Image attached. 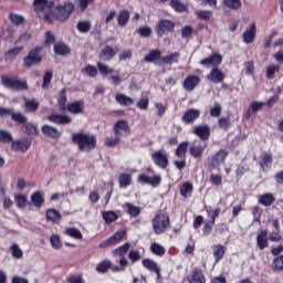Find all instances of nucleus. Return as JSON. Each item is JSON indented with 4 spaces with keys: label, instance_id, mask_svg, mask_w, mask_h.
I'll use <instances>...</instances> for the list:
<instances>
[{
    "label": "nucleus",
    "instance_id": "15",
    "mask_svg": "<svg viewBox=\"0 0 283 283\" xmlns=\"http://www.w3.org/2000/svg\"><path fill=\"white\" fill-rule=\"evenodd\" d=\"M192 133L205 143L206 140H209V138H211V128L209 127V125L195 126Z\"/></svg>",
    "mask_w": 283,
    "mask_h": 283
},
{
    "label": "nucleus",
    "instance_id": "60",
    "mask_svg": "<svg viewBox=\"0 0 283 283\" xmlns=\"http://www.w3.org/2000/svg\"><path fill=\"white\" fill-rule=\"evenodd\" d=\"M50 242H51L52 249H55L56 251H59V249L63 247V242H61V237L59 234L51 235Z\"/></svg>",
    "mask_w": 283,
    "mask_h": 283
},
{
    "label": "nucleus",
    "instance_id": "47",
    "mask_svg": "<svg viewBox=\"0 0 283 283\" xmlns=\"http://www.w3.org/2000/svg\"><path fill=\"white\" fill-rule=\"evenodd\" d=\"M102 218L106 222V224H112V222H116L118 220V214L109 210V211H104L102 213Z\"/></svg>",
    "mask_w": 283,
    "mask_h": 283
},
{
    "label": "nucleus",
    "instance_id": "37",
    "mask_svg": "<svg viewBox=\"0 0 283 283\" xmlns=\"http://www.w3.org/2000/svg\"><path fill=\"white\" fill-rule=\"evenodd\" d=\"M142 264L145 269H147V271H151L153 273L160 275V268H158V263H156L154 260L144 259Z\"/></svg>",
    "mask_w": 283,
    "mask_h": 283
},
{
    "label": "nucleus",
    "instance_id": "12",
    "mask_svg": "<svg viewBox=\"0 0 283 283\" xmlns=\"http://www.w3.org/2000/svg\"><path fill=\"white\" fill-rule=\"evenodd\" d=\"M205 149H207V143L203 144H191L189 147V155L195 159V160H200L202 156H205Z\"/></svg>",
    "mask_w": 283,
    "mask_h": 283
},
{
    "label": "nucleus",
    "instance_id": "16",
    "mask_svg": "<svg viewBox=\"0 0 283 283\" xmlns=\"http://www.w3.org/2000/svg\"><path fill=\"white\" fill-rule=\"evenodd\" d=\"M188 283H207V277L200 268H195L187 276Z\"/></svg>",
    "mask_w": 283,
    "mask_h": 283
},
{
    "label": "nucleus",
    "instance_id": "58",
    "mask_svg": "<svg viewBox=\"0 0 283 283\" xmlns=\"http://www.w3.org/2000/svg\"><path fill=\"white\" fill-rule=\"evenodd\" d=\"M9 20L11 21V23H13V25H23V23H25V18L17 13H10Z\"/></svg>",
    "mask_w": 283,
    "mask_h": 283
},
{
    "label": "nucleus",
    "instance_id": "7",
    "mask_svg": "<svg viewBox=\"0 0 283 283\" xmlns=\"http://www.w3.org/2000/svg\"><path fill=\"white\" fill-rule=\"evenodd\" d=\"M176 30V23L168 19H161L155 25V32L159 39L166 34H171Z\"/></svg>",
    "mask_w": 283,
    "mask_h": 283
},
{
    "label": "nucleus",
    "instance_id": "56",
    "mask_svg": "<svg viewBox=\"0 0 283 283\" xmlns=\"http://www.w3.org/2000/svg\"><path fill=\"white\" fill-rule=\"evenodd\" d=\"M197 19H200L201 21H209L211 17H213V12L209 10H198L195 12Z\"/></svg>",
    "mask_w": 283,
    "mask_h": 283
},
{
    "label": "nucleus",
    "instance_id": "22",
    "mask_svg": "<svg viewBox=\"0 0 283 283\" xmlns=\"http://www.w3.org/2000/svg\"><path fill=\"white\" fill-rule=\"evenodd\" d=\"M220 63H222V55L220 54H212L211 56L200 61V65H203V67H209V65H212V67H218Z\"/></svg>",
    "mask_w": 283,
    "mask_h": 283
},
{
    "label": "nucleus",
    "instance_id": "9",
    "mask_svg": "<svg viewBox=\"0 0 283 283\" xmlns=\"http://www.w3.org/2000/svg\"><path fill=\"white\" fill-rule=\"evenodd\" d=\"M113 132L115 136L122 138H127V136H132V129L129 128V123L125 119L117 120L113 126Z\"/></svg>",
    "mask_w": 283,
    "mask_h": 283
},
{
    "label": "nucleus",
    "instance_id": "26",
    "mask_svg": "<svg viewBox=\"0 0 283 283\" xmlns=\"http://www.w3.org/2000/svg\"><path fill=\"white\" fill-rule=\"evenodd\" d=\"M227 253V248L222 244H214L212 245V255L214 258V264H218Z\"/></svg>",
    "mask_w": 283,
    "mask_h": 283
},
{
    "label": "nucleus",
    "instance_id": "63",
    "mask_svg": "<svg viewBox=\"0 0 283 283\" xmlns=\"http://www.w3.org/2000/svg\"><path fill=\"white\" fill-rule=\"evenodd\" d=\"M104 145L105 147H118V145H120V138L118 136L108 137Z\"/></svg>",
    "mask_w": 283,
    "mask_h": 283
},
{
    "label": "nucleus",
    "instance_id": "34",
    "mask_svg": "<svg viewBox=\"0 0 283 283\" xmlns=\"http://www.w3.org/2000/svg\"><path fill=\"white\" fill-rule=\"evenodd\" d=\"M229 153L224 149L218 150L212 157L211 163L212 165H222L227 160Z\"/></svg>",
    "mask_w": 283,
    "mask_h": 283
},
{
    "label": "nucleus",
    "instance_id": "36",
    "mask_svg": "<svg viewBox=\"0 0 283 283\" xmlns=\"http://www.w3.org/2000/svg\"><path fill=\"white\" fill-rule=\"evenodd\" d=\"M31 202L36 209H41L43 203L45 202V198L43 197V192L35 191L31 195Z\"/></svg>",
    "mask_w": 283,
    "mask_h": 283
},
{
    "label": "nucleus",
    "instance_id": "61",
    "mask_svg": "<svg viewBox=\"0 0 283 283\" xmlns=\"http://www.w3.org/2000/svg\"><path fill=\"white\" fill-rule=\"evenodd\" d=\"M11 251V255L13 258H17V260H21V258H23V250H21V248L19 247V244L13 243L10 248Z\"/></svg>",
    "mask_w": 283,
    "mask_h": 283
},
{
    "label": "nucleus",
    "instance_id": "19",
    "mask_svg": "<svg viewBox=\"0 0 283 283\" xmlns=\"http://www.w3.org/2000/svg\"><path fill=\"white\" fill-rule=\"evenodd\" d=\"M33 8L35 12H50L54 8V2L50 0H34Z\"/></svg>",
    "mask_w": 283,
    "mask_h": 283
},
{
    "label": "nucleus",
    "instance_id": "46",
    "mask_svg": "<svg viewBox=\"0 0 283 283\" xmlns=\"http://www.w3.org/2000/svg\"><path fill=\"white\" fill-rule=\"evenodd\" d=\"M150 251L154 255H157L158 258H163L165 253H167V250H165V247L160 245V243H151L150 244Z\"/></svg>",
    "mask_w": 283,
    "mask_h": 283
},
{
    "label": "nucleus",
    "instance_id": "57",
    "mask_svg": "<svg viewBox=\"0 0 283 283\" xmlns=\"http://www.w3.org/2000/svg\"><path fill=\"white\" fill-rule=\"evenodd\" d=\"M11 119L13 120V123H17L18 125H24L25 123H28V117L25 115H23V113H13Z\"/></svg>",
    "mask_w": 283,
    "mask_h": 283
},
{
    "label": "nucleus",
    "instance_id": "17",
    "mask_svg": "<svg viewBox=\"0 0 283 283\" xmlns=\"http://www.w3.org/2000/svg\"><path fill=\"white\" fill-rule=\"evenodd\" d=\"M198 85H200V76L198 75H188L182 82L186 92H193Z\"/></svg>",
    "mask_w": 283,
    "mask_h": 283
},
{
    "label": "nucleus",
    "instance_id": "50",
    "mask_svg": "<svg viewBox=\"0 0 283 283\" xmlns=\"http://www.w3.org/2000/svg\"><path fill=\"white\" fill-rule=\"evenodd\" d=\"M14 200L18 209H25L28 207V197L25 195H15Z\"/></svg>",
    "mask_w": 283,
    "mask_h": 283
},
{
    "label": "nucleus",
    "instance_id": "45",
    "mask_svg": "<svg viewBox=\"0 0 283 283\" xmlns=\"http://www.w3.org/2000/svg\"><path fill=\"white\" fill-rule=\"evenodd\" d=\"M65 235H69V238H73L74 240H83V232L74 227L66 228Z\"/></svg>",
    "mask_w": 283,
    "mask_h": 283
},
{
    "label": "nucleus",
    "instance_id": "4",
    "mask_svg": "<svg viewBox=\"0 0 283 283\" xmlns=\"http://www.w3.org/2000/svg\"><path fill=\"white\" fill-rule=\"evenodd\" d=\"M151 224H153V230L156 233V235H163V233H166L167 229H169V227H171V220L169 219V214H167L160 210L153 218Z\"/></svg>",
    "mask_w": 283,
    "mask_h": 283
},
{
    "label": "nucleus",
    "instance_id": "18",
    "mask_svg": "<svg viewBox=\"0 0 283 283\" xmlns=\"http://www.w3.org/2000/svg\"><path fill=\"white\" fill-rule=\"evenodd\" d=\"M200 118V109L190 108L185 112V114L181 117L182 123L185 125H191L192 123H196Z\"/></svg>",
    "mask_w": 283,
    "mask_h": 283
},
{
    "label": "nucleus",
    "instance_id": "62",
    "mask_svg": "<svg viewBox=\"0 0 283 283\" xmlns=\"http://www.w3.org/2000/svg\"><path fill=\"white\" fill-rule=\"evenodd\" d=\"M218 125H219L220 129H223L224 132H227L229 129V127H231V118L221 117L218 119Z\"/></svg>",
    "mask_w": 283,
    "mask_h": 283
},
{
    "label": "nucleus",
    "instance_id": "13",
    "mask_svg": "<svg viewBox=\"0 0 283 283\" xmlns=\"http://www.w3.org/2000/svg\"><path fill=\"white\" fill-rule=\"evenodd\" d=\"M255 36H258V24L252 22L248 29L242 34L243 43H253L255 41Z\"/></svg>",
    "mask_w": 283,
    "mask_h": 283
},
{
    "label": "nucleus",
    "instance_id": "29",
    "mask_svg": "<svg viewBox=\"0 0 283 283\" xmlns=\"http://www.w3.org/2000/svg\"><path fill=\"white\" fill-rule=\"evenodd\" d=\"M179 191L182 198H191V196H193V184L191 181L182 182L180 185Z\"/></svg>",
    "mask_w": 283,
    "mask_h": 283
},
{
    "label": "nucleus",
    "instance_id": "42",
    "mask_svg": "<svg viewBox=\"0 0 283 283\" xmlns=\"http://www.w3.org/2000/svg\"><path fill=\"white\" fill-rule=\"evenodd\" d=\"M262 171H266V169H271V165H273V155L265 153L259 163Z\"/></svg>",
    "mask_w": 283,
    "mask_h": 283
},
{
    "label": "nucleus",
    "instance_id": "43",
    "mask_svg": "<svg viewBox=\"0 0 283 283\" xmlns=\"http://www.w3.org/2000/svg\"><path fill=\"white\" fill-rule=\"evenodd\" d=\"M118 182H119L120 189H126V187H129V185H132V174L129 172L120 174L118 178Z\"/></svg>",
    "mask_w": 283,
    "mask_h": 283
},
{
    "label": "nucleus",
    "instance_id": "33",
    "mask_svg": "<svg viewBox=\"0 0 283 283\" xmlns=\"http://www.w3.org/2000/svg\"><path fill=\"white\" fill-rule=\"evenodd\" d=\"M57 107L61 112H65L67 107V88H62L59 92Z\"/></svg>",
    "mask_w": 283,
    "mask_h": 283
},
{
    "label": "nucleus",
    "instance_id": "14",
    "mask_svg": "<svg viewBox=\"0 0 283 283\" xmlns=\"http://www.w3.org/2000/svg\"><path fill=\"white\" fill-rule=\"evenodd\" d=\"M65 111L75 116L83 114L85 112V102L83 99L71 102L66 105Z\"/></svg>",
    "mask_w": 283,
    "mask_h": 283
},
{
    "label": "nucleus",
    "instance_id": "52",
    "mask_svg": "<svg viewBox=\"0 0 283 283\" xmlns=\"http://www.w3.org/2000/svg\"><path fill=\"white\" fill-rule=\"evenodd\" d=\"M112 269V261L104 260L96 265L97 273H107Z\"/></svg>",
    "mask_w": 283,
    "mask_h": 283
},
{
    "label": "nucleus",
    "instance_id": "39",
    "mask_svg": "<svg viewBox=\"0 0 283 283\" xmlns=\"http://www.w3.org/2000/svg\"><path fill=\"white\" fill-rule=\"evenodd\" d=\"M126 208V212L130 218H138L140 216V207L134 206V203L125 202L123 205V209Z\"/></svg>",
    "mask_w": 283,
    "mask_h": 283
},
{
    "label": "nucleus",
    "instance_id": "35",
    "mask_svg": "<svg viewBox=\"0 0 283 283\" xmlns=\"http://www.w3.org/2000/svg\"><path fill=\"white\" fill-rule=\"evenodd\" d=\"M23 52V46H15L4 53V61L6 63H12L13 59H17L19 54Z\"/></svg>",
    "mask_w": 283,
    "mask_h": 283
},
{
    "label": "nucleus",
    "instance_id": "44",
    "mask_svg": "<svg viewBox=\"0 0 283 283\" xmlns=\"http://www.w3.org/2000/svg\"><path fill=\"white\" fill-rule=\"evenodd\" d=\"M129 249H132V243L126 242L123 245L116 248L113 251V255H119V258H125V255H127V253L129 252Z\"/></svg>",
    "mask_w": 283,
    "mask_h": 283
},
{
    "label": "nucleus",
    "instance_id": "31",
    "mask_svg": "<svg viewBox=\"0 0 283 283\" xmlns=\"http://www.w3.org/2000/svg\"><path fill=\"white\" fill-rule=\"evenodd\" d=\"M129 19H130L129 10L127 9L119 10L117 14V25H119V28H125L127 23H129Z\"/></svg>",
    "mask_w": 283,
    "mask_h": 283
},
{
    "label": "nucleus",
    "instance_id": "48",
    "mask_svg": "<svg viewBox=\"0 0 283 283\" xmlns=\"http://www.w3.org/2000/svg\"><path fill=\"white\" fill-rule=\"evenodd\" d=\"M271 268L274 272H283V254L273 259Z\"/></svg>",
    "mask_w": 283,
    "mask_h": 283
},
{
    "label": "nucleus",
    "instance_id": "6",
    "mask_svg": "<svg viewBox=\"0 0 283 283\" xmlns=\"http://www.w3.org/2000/svg\"><path fill=\"white\" fill-rule=\"evenodd\" d=\"M143 171L144 172H140L137 177L138 185H149L150 187H159V185L163 182V177L160 175L149 176V174H154V168H143Z\"/></svg>",
    "mask_w": 283,
    "mask_h": 283
},
{
    "label": "nucleus",
    "instance_id": "59",
    "mask_svg": "<svg viewBox=\"0 0 283 283\" xmlns=\"http://www.w3.org/2000/svg\"><path fill=\"white\" fill-rule=\"evenodd\" d=\"M78 32H82L83 34L90 32L92 30V22L90 21H80L76 25Z\"/></svg>",
    "mask_w": 283,
    "mask_h": 283
},
{
    "label": "nucleus",
    "instance_id": "5",
    "mask_svg": "<svg viewBox=\"0 0 283 283\" xmlns=\"http://www.w3.org/2000/svg\"><path fill=\"white\" fill-rule=\"evenodd\" d=\"M41 52H43V46L41 45L31 49L28 55L22 60L23 67L30 70L31 67H34V65H41V63H43V55Z\"/></svg>",
    "mask_w": 283,
    "mask_h": 283
},
{
    "label": "nucleus",
    "instance_id": "54",
    "mask_svg": "<svg viewBox=\"0 0 283 283\" xmlns=\"http://www.w3.org/2000/svg\"><path fill=\"white\" fill-rule=\"evenodd\" d=\"M277 72H280V65H276V64L269 65L265 72L266 78H269L270 81H273Z\"/></svg>",
    "mask_w": 283,
    "mask_h": 283
},
{
    "label": "nucleus",
    "instance_id": "64",
    "mask_svg": "<svg viewBox=\"0 0 283 283\" xmlns=\"http://www.w3.org/2000/svg\"><path fill=\"white\" fill-rule=\"evenodd\" d=\"M66 282H69V283H85V280H83V274H78V275L70 274L66 277Z\"/></svg>",
    "mask_w": 283,
    "mask_h": 283
},
{
    "label": "nucleus",
    "instance_id": "1",
    "mask_svg": "<svg viewBox=\"0 0 283 283\" xmlns=\"http://www.w3.org/2000/svg\"><path fill=\"white\" fill-rule=\"evenodd\" d=\"M75 8L74 2L66 0L62 4H57L52 12L45 13L44 19L48 23H53L54 21L65 23L72 17Z\"/></svg>",
    "mask_w": 283,
    "mask_h": 283
},
{
    "label": "nucleus",
    "instance_id": "21",
    "mask_svg": "<svg viewBox=\"0 0 283 283\" xmlns=\"http://www.w3.org/2000/svg\"><path fill=\"white\" fill-rule=\"evenodd\" d=\"M207 80L210 81V83H214V85H218L219 83H222V81H224V72H222L218 67H214L207 75Z\"/></svg>",
    "mask_w": 283,
    "mask_h": 283
},
{
    "label": "nucleus",
    "instance_id": "20",
    "mask_svg": "<svg viewBox=\"0 0 283 283\" xmlns=\"http://www.w3.org/2000/svg\"><path fill=\"white\" fill-rule=\"evenodd\" d=\"M114 56H116V50L109 45H105L98 54L99 61H104V63L112 61Z\"/></svg>",
    "mask_w": 283,
    "mask_h": 283
},
{
    "label": "nucleus",
    "instance_id": "53",
    "mask_svg": "<svg viewBox=\"0 0 283 283\" xmlns=\"http://www.w3.org/2000/svg\"><path fill=\"white\" fill-rule=\"evenodd\" d=\"M170 7L172 8V10H175V12H187V6L182 4L180 0H170Z\"/></svg>",
    "mask_w": 283,
    "mask_h": 283
},
{
    "label": "nucleus",
    "instance_id": "8",
    "mask_svg": "<svg viewBox=\"0 0 283 283\" xmlns=\"http://www.w3.org/2000/svg\"><path fill=\"white\" fill-rule=\"evenodd\" d=\"M2 84L4 87H8V90H14L15 92H23L28 90V82L15 77L2 76Z\"/></svg>",
    "mask_w": 283,
    "mask_h": 283
},
{
    "label": "nucleus",
    "instance_id": "23",
    "mask_svg": "<svg viewBox=\"0 0 283 283\" xmlns=\"http://www.w3.org/2000/svg\"><path fill=\"white\" fill-rule=\"evenodd\" d=\"M48 120H50V123H55V125H70V123H72V117L67 115L52 114L48 117Z\"/></svg>",
    "mask_w": 283,
    "mask_h": 283
},
{
    "label": "nucleus",
    "instance_id": "51",
    "mask_svg": "<svg viewBox=\"0 0 283 283\" xmlns=\"http://www.w3.org/2000/svg\"><path fill=\"white\" fill-rule=\"evenodd\" d=\"M223 6L229 10H240L242 8V0H223Z\"/></svg>",
    "mask_w": 283,
    "mask_h": 283
},
{
    "label": "nucleus",
    "instance_id": "49",
    "mask_svg": "<svg viewBox=\"0 0 283 283\" xmlns=\"http://www.w3.org/2000/svg\"><path fill=\"white\" fill-rule=\"evenodd\" d=\"M97 70L102 76H109V74H114V69L103 62H97Z\"/></svg>",
    "mask_w": 283,
    "mask_h": 283
},
{
    "label": "nucleus",
    "instance_id": "30",
    "mask_svg": "<svg viewBox=\"0 0 283 283\" xmlns=\"http://www.w3.org/2000/svg\"><path fill=\"white\" fill-rule=\"evenodd\" d=\"M45 218L48 222H53V224H59L61 222V212L54 208H50L45 212Z\"/></svg>",
    "mask_w": 283,
    "mask_h": 283
},
{
    "label": "nucleus",
    "instance_id": "11",
    "mask_svg": "<svg viewBox=\"0 0 283 283\" xmlns=\"http://www.w3.org/2000/svg\"><path fill=\"white\" fill-rule=\"evenodd\" d=\"M30 147H32V139L28 137L23 139H17L11 143L12 151H21L22 154H25Z\"/></svg>",
    "mask_w": 283,
    "mask_h": 283
},
{
    "label": "nucleus",
    "instance_id": "38",
    "mask_svg": "<svg viewBox=\"0 0 283 283\" xmlns=\"http://www.w3.org/2000/svg\"><path fill=\"white\" fill-rule=\"evenodd\" d=\"M40 104L36 99H25L24 102V112L27 114H34L39 112Z\"/></svg>",
    "mask_w": 283,
    "mask_h": 283
},
{
    "label": "nucleus",
    "instance_id": "10",
    "mask_svg": "<svg viewBox=\"0 0 283 283\" xmlns=\"http://www.w3.org/2000/svg\"><path fill=\"white\" fill-rule=\"evenodd\" d=\"M151 160L159 169H167L169 167V155L165 150H156L151 154Z\"/></svg>",
    "mask_w": 283,
    "mask_h": 283
},
{
    "label": "nucleus",
    "instance_id": "25",
    "mask_svg": "<svg viewBox=\"0 0 283 283\" xmlns=\"http://www.w3.org/2000/svg\"><path fill=\"white\" fill-rule=\"evenodd\" d=\"M42 134L46 136L48 138H52L53 140H59V138L62 136L61 132L59 129L50 126V125H43L42 126Z\"/></svg>",
    "mask_w": 283,
    "mask_h": 283
},
{
    "label": "nucleus",
    "instance_id": "32",
    "mask_svg": "<svg viewBox=\"0 0 283 283\" xmlns=\"http://www.w3.org/2000/svg\"><path fill=\"white\" fill-rule=\"evenodd\" d=\"M115 101L122 107H129V106L134 105V98H132L123 93H117L115 95Z\"/></svg>",
    "mask_w": 283,
    "mask_h": 283
},
{
    "label": "nucleus",
    "instance_id": "2",
    "mask_svg": "<svg viewBox=\"0 0 283 283\" xmlns=\"http://www.w3.org/2000/svg\"><path fill=\"white\" fill-rule=\"evenodd\" d=\"M144 61L145 63H155L156 65H174V63L180 62V53L174 52L163 56L160 49H154L144 56Z\"/></svg>",
    "mask_w": 283,
    "mask_h": 283
},
{
    "label": "nucleus",
    "instance_id": "40",
    "mask_svg": "<svg viewBox=\"0 0 283 283\" xmlns=\"http://www.w3.org/2000/svg\"><path fill=\"white\" fill-rule=\"evenodd\" d=\"M21 132L23 134H27V136H39V128L32 123H25L21 127Z\"/></svg>",
    "mask_w": 283,
    "mask_h": 283
},
{
    "label": "nucleus",
    "instance_id": "27",
    "mask_svg": "<svg viewBox=\"0 0 283 283\" xmlns=\"http://www.w3.org/2000/svg\"><path fill=\"white\" fill-rule=\"evenodd\" d=\"M54 54L57 56H67V54H72V49L65 42H57L54 44Z\"/></svg>",
    "mask_w": 283,
    "mask_h": 283
},
{
    "label": "nucleus",
    "instance_id": "41",
    "mask_svg": "<svg viewBox=\"0 0 283 283\" xmlns=\"http://www.w3.org/2000/svg\"><path fill=\"white\" fill-rule=\"evenodd\" d=\"M189 149V142H182L178 145L177 149L175 150V155L177 158L185 159L187 158V151Z\"/></svg>",
    "mask_w": 283,
    "mask_h": 283
},
{
    "label": "nucleus",
    "instance_id": "55",
    "mask_svg": "<svg viewBox=\"0 0 283 283\" xmlns=\"http://www.w3.org/2000/svg\"><path fill=\"white\" fill-rule=\"evenodd\" d=\"M82 72H85L86 76H90L91 78H96L98 76V69L96 66L87 64Z\"/></svg>",
    "mask_w": 283,
    "mask_h": 283
},
{
    "label": "nucleus",
    "instance_id": "28",
    "mask_svg": "<svg viewBox=\"0 0 283 283\" xmlns=\"http://www.w3.org/2000/svg\"><path fill=\"white\" fill-rule=\"evenodd\" d=\"M259 205L262 207H271L275 203V195L265 192L259 197Z\"/></svg>",
    "mask_w": 283,
    "mask_h": 283
},
{
    "label": "nucleus",
    "instance_id": "24",
    "mask_svg": "<svg viewBox=\"0 0 283 283\" xmlns=\"http://www.w3.org/2000/svg\"><path fill=\"white\" fill-rule=\"evenodd\" d=\"M256 247H259L260 251H264L269 247V230H262L256 235Z\"/></svg>",
    "mask_w": 283,
    "mask_h": 283
},
{
    "label": "nucleus",
    "instance_id": "3",
    "mask_svg": "<svg viewBox=\"0 0 283 283\" xmlns=\"http://www.w3.org/2000/svg\"><path fill=\"white\" fill-rule=\"evenodd\" d=\"M72 143L77 145L80 151H94L96 149V135L90 133H75Z\"/></svg>",
    "mask_w": 283,
    "mask_h": 283
}]
</instances>
